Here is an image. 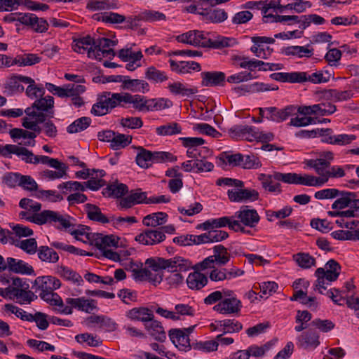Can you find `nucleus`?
Instances as JSON below:
<instances>
[{"instance_id":"nucleus-16","label":"nucleus","mask_w":359,"mask_h":359,"mask_svg":"<svg viewBox=\"0 0 359 359\" xmlns=\"http://www.w3.org/2000/svg\"><path fill=\"white\" fill-rule=\"evenodd\" d=\"M319 337V334L316 330L309 329L298 336L297 345L306 350L315 349L320 344Z\"/></svg>"},{"instance_id":"nucleus-15","label":"nucleus","mask_w":359,"mask_h":359,"mask_svg":"<svg viewBox=\"0 0 359 359\" xmlns=\"http://www.w3.org/2000/svg\"><path fill=\"white\" fill-rule=\"evenodd\" d=\"M227 196L231 202L255 201L259 198V193L255 189H229Z\"/></svg>"},{"instance_id":"nucleus-40","label":"nucleus","mask_w":359,"mask_h":359,"mask_svg":"<svg viewBox=\"0 0 359 359\" xmlns=\"http://www.w3.org/2000/svg\"><path fill=\"white\" fill-rule=\"evenodd\" d=\"M144 76L153 83H163L168 79L166 72L158 69L154 66H150L146 69Z\"/></svg>"},{"instance_id":"nucleus-32","label":"nucleus","mask_w":359,"mask_h":359,"mask_svg":"<svg viewBox=\"0 0 359 359\" xmlns=\"http://www.w3.org/2000/svg\"><path fill=\"white\" fill-rule=\"evenodd\" d=\"M118 8L116 0H89L86 8L90 11L116 9Z\"/></svg>"},{"instance_id":"nucleus-47","label":"nucleus","mask_w":359,"mask_h":359,"mask_svg":"<svg viewBox=\"0 0 359 359\" xmlns=\"http://www.w3.org/2000/svg\"><path fill=\"white\" fill-rule=\"evenodd\" d=\"M297 265L302 269H310L316 266V259L309 253L299 252L293 256Z\"/></svg>"},{"instance_id":"nucleus-38","label":"nucleus","mask_w":359,"mask_h":359,"mask_svg":"<svg viewBox=\"0 0 359 359\" xmlns=\"http://www.w3.org/2000/svg\"><path fill=\"white\" fill-rule=\"evenodd\" d=\"M39 259L44 262L55 264L59 260V255L52 248L41 245L37 250Z\"/></svg>"},{"instance_id":"nucleus-4","label":"nucleus","mask_w":359,"mask_h":359,"mask_svg":"<svg viewBox=\"0 0 359 359\" xmlns=\"http://www.w3.org/2000/svg\"><path fill=\"white\" fill-rule=\"evenodd\" d=\"M118 93L105 91L99 95L96 102L93 104L91 108V114L94 116H102L110 113L114 108L119 107Z\"/></svg>"},{"instance_id":"nucleus-53","label":"nucleus","mask_w":359,"mask_h":359,"mask_svg":"<svg viewBox=\"0 0 359 359\" xmlns=\"http://www.w3.org/2000/svg\"><path fill=\"white\" fill-rule=\"evenodd\" d=\"M223 327V334L238 332L243 329L242 324L235 319H225L219 322Z\"/></svg>"},{"instance_id":"nucleus-39","label":"nucleus","mask_w":359,"mask_h":359,"mask_svg":"<svg viewBox=\"0 0 359 359\" xmlns=\"http://www.w3.org/2000/svg\"><path fill=\"white\" fill-rule=\"evenodd\" d=\"M91 123L92 120L90 117L82 116L74 121L67 127L66 130L69 134L81 133L86 130Z\"/></svg>"},{"instance_id":"nucleus-30","label":"nucleus","mask_w":359,"mask_h":359,"mask_svg":"<svg viewBox=\"0 0 359 359\" xmlns=\"http://www.w3.org/2000/svg\"><path fill=\"white\" fill-rule=\"evenodd\" d=\"M9 157L11 158V154H15L18 156H21L22 161L26 163H35L36 155L33 152L25 147H19L15 144H11L9 149Z\"/></svg>"},{"instance_id":"nucleus-6","label":"nucleus","mask_w":359,"mask_h":359,"mask_svg":"<svg viewBox=\"0 0 359 359\" xmlns=\"http://www.w3.org/2000/svg\"><path fill=\"white\" fill-rule=\"evenodd\" d=\"M118 101L120 102L119 107L127 108L128 104H133V107L140 112L149 111V99L145 96L135 94L132 95L128 93H118Z\"/></svg>"},{"instance_id":"nucleus-10","label":"nucleus","mask_w":359,"mask_h":359,"mask_svg":"<svg viewBox=\"0 0 359 359\" xmlns=\"http://www.w3.org/2000/svg\"><path fill=\"white\" fill-rule=\"evenodd\" d=\"M61 286L60 280L53 276H39L34 283L33 287H35V292L40 291L39 297L45 293H53L54 290L60 288Z\"/></svg>"},{"instance_id":"nucleus-12","label":"nucleus","mask_w":359,"mask_h":359,"mask_svg":"<svg viewBox=\"0 0 359 359\" xmlns=\"http://www.w3.org/2000/svg\"><path fill=\"white\" fill-rule=\"evenodd\" d=\"M241 302L236 297L224 298L214 306L213 310L224 315L237 314L242 308Z\"/></svg>"},{"instance_id":"nucleus-2","label":"nucleus","mask_w":359,"mask_h":359,"mask_svg":"<svg viewBox=\"0 0 359 359\" xmlns=\"http://www.w3.org/2000/svg\"><path fill=\"white\" fill-rule=\"evenodd\" d=\"M152 271H158L167 270L170 272H185L193 268L192 262L180 256H175L170 259L158 257L157 260L148 259Z\"/></svg>"},{"instance_id":"nucleus-20","label":"nucleus","mask_w":359,"mask_h":359,"mask_svg":"<svg viewBox=\"0 0 359 359\" xmlns=\"http://www.w3.org/2000/svg\"><path fill=\"white\" fill-rule=\"evenodd\" d=\"M356 198L357 194L355 192L340 190V194L336 197L337 199L332 203V208L341 210L345 208H353Z\"/></svg>"},{"instance_id":"nucleus-63","label":"nucleus","mask_w":359,"mask_h":359,"mask_svg":"<svg viewBox=\"0 0 359 359\" xmlns=\"http://www.w3.org/2000/svg\"><path fill=\"white\" fill-rule=\"evenodd\" d=\"M359 231L352 233L351 231L337 230L331 233L333 238L339 241H357Z\"/></svg>"},{"instance_id":"nucleus-49","label":"nucleus","mask_w":359,"mask_h":359,"mask_svg":"<svg viewBox=\"0 0 359 359\" xmlns=\"http://www.w3.org/2000/svg\"><path fill=\"white\" fill-rule=\"evenodd\" d=\"M25 113L31 118H35V122L37 123H43L46 122L47 118H51L54 116V111L50 110V111H37L34 110V109L26 108L25 109Z\"/></svg>"},{"instance_id":"nucleus-41","label":"nucleus","mask_w":359,"mask_h":359,"mask_svg":"<svg viewBox=\"0 0 359 359\" xmlns=\"http://www.w3.org/2000/svg\"><path fill=\"white\" fill-rule=\"evenodd\" d=\"M54 107V98L50 95L36 99L28 108L34 109L37 111H50Z\"/></svg>"},{"instance_id":"nucleus-46","label":"nucleus","mask_w":359,"mask_h":359,"mask_svg":"<svg viewBox=\"0 0 359 359\" xmlns=\"http://www.w3.org/2000/svg\"><path fill=\"white\" fill-rule=\"evenodd\" d=\"M243 155L241 153L231 154V151H224L218 157L222 162L233 167L241 166Z\"/></svg>"},{"instance_id":"nucleus-64","label":"nucleus","mask_w":359,"mask_h":359,"mask_svg":"<svg viewBox=\"0 0 359 359\" xmlns=\"http://www.w3.org/2000/svg\"><path fill=\"white\" fill-rule=\"evenodd\" d=\"M36 196L38 198H45L50 202H57L63 200L62 196L54 190H39Z\"/></svg>"},{"instance_id":"nucleus-28","label":"nucleus","mask_w":359,"mask_h":359,"mask_svg":"<svg viewBox=\"0 0 359 359\" xmlns=\"http://www.w3.org/2000/svg\"><path fill=\"white\" fill-rule=\"evenodd\" d=\"M102 193L104 197H114L121 200L128 193V187L123 183L112 184L103 189Z\"/></svg>"},{"instance_id":"nucleus-1","label":"nucleus","mask_w":359,"mask_h":359,"mask_svg":"<svg viewBox=\"0 0 359 359\" xmlns=\"http://www.w3.org/2000/svg\"><path fill=\"white\" fill-rule=\"evenodd\" d=\"M179 43H186L194 47H202L220 49L232 46L233 39L219 36L216 39L212 40L208 38L203 31L190 30L175 37Z\"/></svg>"},{"instance_id":"nucleus-36","label":"nucleus","mask_w":359,"mask_h":359,"mask_svg":"<svg viewBox=\"0 0 359 359\" xmlns=\"http://www.w3.org/2000/svg\"><path fill=\"white\" fill-rule=\"evenodd\" d=\"M137 154L135 158L136 163L142 168H148L153 164V151L143 147H137Z\"/></svg>"},{"instance_id":"nucleus-33","label":"nucleus","mask_w":359,"mask_h":359,"mask_svg":"<svg viewBox=\"0 0 359 359\" xmlns=\"http://www.w3.org/2000/svg\"><path fill=\"white\" fill-rule=\"evenodd\" d=\"M117 41H113L110 39L105 37H99L95 40V48L91 46L88 50V57L90 58H94V55L96 54H101L103 49H107L110 46H115Z\"/></svg>"},{"instance_id":"nucleus-56","label":"nucleus","mask_w":359,"mask_h":359,"mask_svg":"<svg viewBox=\"0 0 359 359\" xmlns=\"http://www.w3.org/2000/svg\"><path fill=\"white\" fill-rule=\"evenodd\" d=\"M57 189L62 190L63 194H67V191H85L83 182L77 181H67L62 182L57 185Z\"/></svg>"},{"instance_id":"nucleus-37","label":"nucleus","mask_w":359,"mask_h":359,"mask_svg":"<svg viewBox=\"0 0 359 359\" xmlns=\"http://www.w3.org/2000/svg\"><path fill=\"white\" fill-rule=\"evenodd\" d=\"M300 72L273 73L270 77L277 81L290 83H300Z\"/></svg>"},{"instance_id":"nucleus-27","label":"nucleus","mask_w":359,"mask_h":359,"mask_svg":"<svg viewBox=\"0 0 359 359\" xmlns=\"http://www.w3.org/2000/svg\"><path fill=\"white\" fill-rule=\"evenodd\" d=\"M85 210L87 217L91 221L103 224L110 222L109 219L101 212L100 208L96 205L86 203L85 205Z\"/></svg>"},{"instance_id":"nucleus-57","label":"nucleus","mask_w":359,"mask_h":359,"mask_svg":"<svg viewBox=\"0 0 359 359\" xmlns=\"http://www.w3.org/2000/svg\"><path fill=\"white\" fill-rule=\"evenodd\" d=\"M97 19L105 23L118 24L125 22L126 17L117 13L106 12L102 13Z\"/></svg>"},{"instance_id":"nucleus-62","label":"nucleus","mask_w":359,"mask_h":359,"mask_svg":"<svg viewBox=\"0 0 359 359\" xmlns=\"http://www.w3.org/2000/svg\"><path fill=\"white\" fill-rule=\"evenodd\" d=\"M21 177L22 174L19 172H6L2 177V182L11 188L20 187Z\"/></svg>"},{"instance_id":"nucleus-45","label":"nucleus","mask_w":359,"mask_h":359,"mask_svg":"<svg viewBox=\"0 0 359 359\" xmlns=\"http://www.w3.org/2000/svg\"><path fill=\"white\" fill-rule=\"evenodd\" d=\"M58 273L64 279L76 283L78 285L83 283L81 276L67 266H60Z\"/></svg>"},{"instance_id":"nucleus-35","label":"nucleus","mask_w":359,"mask_h":359,"mask_svg":"<svg viewBox=\"0 0 359 359\" xmlns=\"http://www.w3.org/2000/svg\"><path fill=\"white\" fill-rule=\"evenodd\" d=\"M313 50L309 49L306 46H292L287 47H283L280 53L287 56H297L298 57H311L313 53Z\"/></svg>"},{"instance_id":"nucleus-51","label":"nucleus","mask_w":359,"mask_h":359,"mask_svg":"<svg viewBox=\"0 0 359 359\" xmlns=\"http://www.w3.org/2000/svg\"><path fill=\"white\" fill-rule=\"evenodd\" d=\"M75 340L79 344L86 342L91 347H99L102 344V341L100 338H97L96 335L93 336L92 334L88 332L76 335Z\"/></svg>"},{"instance_id":"nucleus-54","label":"nucleus","mask_w":359,"mask_h":359,"mask_svg":"<svg viewBox=\"0 0 359 359\" xmlns=\"http://www.w3.org/2000/svg\"><path fill=\"white\" fill-rule=\"evenodd\" d=\"M191 348L205 353H210L217 350L219 344L217 341L210 340L196 341L191 344Z\"/></svg>"},{"instance_id":"nucleus-43","label":"nucleus","mask_w":359,"mask_h":359,"mask_svg":"<svg viewBox=\"0 0 359 359\" xmlns=\"http://www.w3.org/2000/svg\"><path fill=\"white\" fill-rule=\"evenodd\" d=\"M181 126L176 122H170L156 128V133L158 135L168 136L180 134L182 133Z\"/></svg>"},{"instance_id":"nucleus-18","label":"nucleus","mask_w":359,"mask_h":359,"mask_svg":"<svg viewBox=\"0 0 359 359\" xmlns=\"http://www.w3.org/2000/svg\"><path fill=\"white\" fill-rule=\"evenodd\" d=\"M168 62L170 69L178 74H185L191 73V71L200 72L201 70V65L195 61L176 62L170 59Z\"/></svg>"},{"instance_id":"nucleus-44","label":"nucleus","mask_w":359,"mask_h":359,"mask_svg":"<svg viewBox=\"0 0 359 359\" xmlns=\"http://www.w3.org/2000/svg\"><path fill=\"white\" fill-rule=\"evenodd\" d=\"M21 77H27L23 75H13L5 83V89L9 94H14L24 91V86L20 83L22 82Z\"/></svg>"},{"instance_id":"nucleus-61","label":"nucleus","mask_w":359,"mask_h":359,"mask_svg":"<svg viewBox=\"0 0 359 359\" xmlns=\"http://www.w3.org/2000/svg\"><path fill=\"white\" fill-rule=\"evenodd\" d=\"M15 245L23 250L29 255L35 254L39 249L37 247V242L36 239L33 238L22 240L20 241L18 244H15Z\"/></svg>"},{"instance_id":"nucleus-3","label":"nucleus","mask_w":359,"mask_h":359,"mask_svg":"<svg viewBox=\"0 0 359 359\" xmlns=\"http://www.w3.org/2000/svg\"><path fill=\"white\" fill-rule=\"evenodd\" d=\"M4 20L8 22L15 21L29 27L36 33H44L48 29L49 24L48 21L43 18H38L34 13H11L4 17Z\"/></svg>"},{"instance_id":"nucleus-23","label":"nucleus","mask_w":359,"mask_h":359,"mask_svg":"<svg viewBox=\"0 0 359 359\" xmlns=\"http://www.w3.org/2000/svg\"><path fill=\"white\" fill-rule=\"evenodd\" d=\"M168 215L163 212H157L149 214L143 217L142 224L146 226L154 228L164 225L168 221Z\"/></svg>"},{"instance_id":"nucleus-13","label":"nucleus","mask_w":359,"mask_h":359,"mask_svg":"<svg viewBox=\"0 0 359 359\" xmlns=\"http://www.w3.org/2000/svg\"><path fill=\"white\" fill-rule=\"evenodd\" d=\"M168 336L172 343L180 351L187 352L191 349L189 336L180 328H172L168 331Z\"/></svg>"},{"instance_id":"nucleus-29","label":"nucleus","mask_w":359,"mask_h":359,"mask_svg":"<svg viewBox=\"0 0 359 359\" xmlns=\"http://www.w3.org/2000/svg\"><path fill=\"white\" fill-rule=\"evenodd\" d=\"M199 15H203L205 19L212 23H221L225 21L228 18L227 13L221 8L204 9Z\"/></svg>"},{"instance_id":"nucleus-24","label":"nucleus","mask_w":359,"mask_h":359,"mask_svg":"<svg viewBox=\"0 0 359 359\" xmlns=\"http://www.w3.org/2000/svg\"><path fill=\"white\" fill-rule=\"evenodd\" d=\"M22 82L29 84L25 93L31 99H37L45 94V88L42 84L36 85L35 81L31 77H21Z\"/></svg>"},{"instance_id":"nucleus-9","label":"nucleus","mask_w":359,"mask_h":359,"mask_svg":"<svg viewBox=\"0 0 359 359\" xmlns=\"http://www.w3.org/2000/svg\"><path fill=\"white\" fill-rule=\"evenodd\" d=\"M165 238L166 236L157 227L143 231L135 236V240L144 245H155L162 243Z\"/></svg>"},{"instance_id":"nucleus-8","label":"nucleus","mask_w":359,"mask_h":359,"mask_svg":"<svg viewBox=\"0 0 359 359\" xmlns=\"http://www.w3.org/2000/svg\"><path fill=\"white\" fill-rule=\"evenodd\" d=\"M233 219L237 218L236 220L241 225L248 227L255 228L260 221V216L259 215L257 210L251 208L249 205H243L240 209L234 213Z\"/></svg>"},{"instance_id":"nucleus-17","label":"nucleus","mask_w":359,"mask_h":359,"mask_svg":"<svg viewBox=\"0 0 359 359\" xmlns=\"http://www.w3.org/2000/svg\"><path fill=\"white\" fill-rule=\"evenodd\" d=\"M6 270L19 274H34V270L31 265L23 260L17 259L13 257H8L6 259Z\"/></svg>"},{"instance_id":"nucleus-5","label":"nucleus","mask_w":359,"mask_h":359,"mask_svg":"<svg viewBox=\"0 0 359 359\" xmlns=\"http://www.w3.org/2000/svg\"><path fill=\"white\" fill-rule=\"evenodd\" d=\"M66 306L62 311L64 314L70 315L73 309L90 313L92 311L97 309L96 301L93 299H86L84 297L78 298L67 297L65 299Z\"/></svg>"},{"instance_id":"nucleus-21","label":"nucleus","mask_w":359,"mask_h":359,"mask_svg":"<svg viewBox=\"0 0 359 359\" xmlns=\"http://www.w3.org/2000/svg\"><path fill=\"white\" fill-rule=\"evenodd\" d=\"M126 316L133 321H141L144 324L154 318L152 311L146 307H135L128 310Z\"/></svg>"},{"instance_id":"nucleus-31","label":"nucleus","mask_w":359,"mask_h":359,"mask_svg":"<svg viewBox=\"0 0 359 359\" xmlns=\"http://www.w3.org/2000/svg\"><path fill=\"white\" fill-rule=\"evenodd\" d=\"M255 130V126L235 125L229 130V134L233 139L242 138L251 142L250 136Z\"/></svg>"},{"instance_id":"nucleus-52","label":"nucleus","mask_w":359,"mask_h":359,"mask_svg":"<svg viewBox=\"0 0 359 359\" xmlns=\"http://www.w3.org/2000/svg\"><path fill=\"white\" fill-rule=\"evenodd\" d=\"M140 19L142 21L148 22H154L156 21L165 20L166 16L164 13L154 11V10H144L140 13Z\"/></svg>"},{"instance_id":"nucleus-59","label":"nucleus","mask_w":359,"mask_h":359,"mask_svg":"<svg viewBox=\"0 0 359 359\" xmlns=\"http://www.w3.org/2000/svg\"><path fill=\"white\" fill-rule=\"evenodd\" d=\"M292 210H293L291 206L287 205L277 211L267 210H266V216L267 219L269 222H271L273 220L272 217H276L277 219H285L289 217L292 214Z\"/></svg>"},{"instance_id":"nucleus-14","label":"nucleus","mask_w":359,"mask_h":359,"mask_svg":"<svg viewBox=\"0 0 359 359\" xmlns=\"http://www.w3.org/2000/svg\"><path fill=\"white\" fill-rule=\"evenodd\" d=\"M201 86L203 87L224 86L226 74L220 71H209L201 73Z\"/></svg>"},{"instance_id":"nucleus-34","label":"nucleus","mask_w":359,"mask_h":359,"mask_svg":"<svg viewBox=\"0 0 359 359\" xmlns=\"http://www.w3.org/2000/svg\"><path fill=\"white\" fill-rule=\"evenodd\" d=\"M55 219H57L56 212L53 210H43L39 213L34 214L32 216L27 218V220L38 225H42L46 223L53 224Z\"/></svg>"},{"instance_id":"nucleus-55","label":"nucleus","mask_w":359,"mask_h":359,"mask_svg":"<svg viewBox=\"0 0 359 359\" xmlns=\"http://www.w3.org/2000/svg\"><path fill=\"white\" fill-rule=\"evenodd\" d=\"M149 111H161L172 106V102L166 98H149Z\"/></svg>"},{"instance_id":"nucleus-7","label":"nucleus","mask_w":359,"mask_h":359,"mask_svg":"<svg viewBox=\"0 0 359 359\" xmlns=\"http://www.w3.org/2000/svg\"><path fill=\"white\" fill-rule=\"evenodd\" d=\"M290 108L287 106L279 109L276 107H259V115L260 119L257 120V123H261L264 119L276 123H281L289 118L288 114L290 113Z\"/></svg>"},{"instance_id":"nucleus-58","label":"nucleus","mask_w":359,"mask_h":359,"mask_svg":"<svg viewBox=\"0 0 359 359\" xmlns=\"http://www.w3.org/2000/svg\"><path fill=\"white\" fill-rule=\"evenodd\" d=\"M177 157L169 151H153V163L175 162Z\"/></svg>"},{"instance_id":"nucleus-22","label":"nucleus","mask_w":359,"mask_h":359,"mask_svg":"<svg viewBox=\"0 0 359 359\" xmlns=\"http://www.w3.org/2000/svg\"><path fill=\"white\" fill-rule=\"evenodd\" d=\"M149 334L155 340L163 342L166 339V334L161 322L152 318L144 324Z\"/></svg>"},{"instance_id":"nucleus-26","label":"nucleus","mask_w":359,"mask_h":359,"mask_svg":"<svg viewBox=\"0 0 359 359\" xmlns=\"http://www.w3.org/2000/svg\"><path fill=\"white\" fill-rule=\"evenodd\" d=\"M168 88L170 93L174 95H181L182 97H190L192 95L198 93L196 87L188 88L187 85L184 84L180 81H176L172 83H169Z\"/></svg>"},{"instance_id":"nucleus-60","label":"nucleus","mask_w":359,"mask_h":359,"mask_svg":"<svg viewBox=\"0 0 359 359\" xmlns=\"http://www.w3.org/2000/svg\"><path fill=\"white\" fill-rule=\"evenodd\" d=\"M262 166L259 158L254 154L243 155L241 167L244 169H257Z\"/></svg>"},{"instance_id":"nucleus-42","label":"nucleus","mask_w":359,"mask_h":359,"mask_svg":"<svg viewBox=\"0 0 359 359\" xmlns=\"http://www.w3.org/2000/svg\"><path fill=\"white\" fill-rule=\"evenodd\" d=\"M327 182V179L315 177L311 175L305 174L301 175L298 174L297 184L309 187H321Z\"/></svg>"},{"instance_id":"nucleus-25","label":"nucleus","mask_w":359,"mask_h":359,"mask_svg":"<svg viewBox=\"0 0 359 359\" xmlns=\"http://www.w3.org/2000/svg\"><path fill=\"white\" fill-rule=\"evenodd\" d=\"M208 283V277L198 271L190 273L187 278V284L189 289L199 290Z\"/></svg>"},{"instance_id":"nucleus-19","label":"nucleus","mask_w":359,"mask_h":359,"mask_svg":"<svg viewBox=\"0 0 359 359\" xmlns=\"http://www.w3.org/2000/svg\"><path fill=\"white\" fill-rule=\"evenodd\" d=\"M121 89L127 90L133 93H147L149 91V84L145 80L138 79H130V76H126L123 84L121 86Z\"/></svg>"},{"instance_id":"nucleus-11","label":"nucleus","mask_w":359,"mask_h":359,"mask_svg":"<svg viewBox=\"0 0 359 359\" xmlns=\"http://www.w3.org/2000/svg\"><path fill=\"white\" fill-rule=\"evenodd\" d=\"M147 192L141 189H133L129 194L119 200L118 208L121 210L128 209L137 204H148Z\"/></svg>"},{"instance_id":"nucleus-48","label":"nucleus","mask_w":359,"mask_h":359,"mask_svg":"<svg viewBox=\"0 0 359 359\" xmlns=\"http://www.w3.org/2000/svg\"><path fill=\"white\" fill-rule=\"evenodd\" d=\"M302 77V81H300V83H303L304 82H311L312 83H326L330 80V76L325 77L323 76V74L321 71H318L311 74H309L306 72H300Z\"/></svg>"},{"instance_id":"nucleus-50","label":"nucleus","mask_w":359,"mask_h":359,"mask_svg":"<svg viewBox=\"0 0 359 359\" xmlns=\"http://www.w3.org/2000/svg\"><path fill=\"white\" fill-rule=\"evenodd\" d=\"M132 142V136L124 134L116 133L110 144V148L114 150H118L125 148Z\"/></svg>"}]
</instances>
